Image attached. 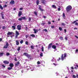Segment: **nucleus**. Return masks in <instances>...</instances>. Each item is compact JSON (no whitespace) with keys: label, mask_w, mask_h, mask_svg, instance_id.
Masks as SVG:
<instances>
[{"label":"nucleus","mask_w":78,"mask_h":78,"mask_svg":"<svg viewBox=\"0 0 78 78\" xmlns=\"http://www.w3.org/2000/svg\"><path fill=\"white\" fill-rule=\"evenodd\" d=\"M72 7L71 5H68L66 7V12H69V11L72 9Z\"/></svg>","instance_id":"f257e3e1"},{"label":"nucleus","mask_w":78,"mask_h":78,"mask_svg":"<svg viewBox=\"0 0 78 78\" xmlns=\"http://www.w3.org/2000/svg\"><path fill=\"white\" fill-rule=\"evenodd\" d=\"M67 56V54L66 53H65L64 54V55L62 54L61 56V59L62 61H64V58H65Z\"/></svg>","instance_id":"f03ea898"},{"label":"nucleus","mask_w":78,"mask_h":78,"mask_svg":"<svg viewBox=\"0 0 78 78\" xmlns=\"http://www.w3.org/2000/svg\"><path fill=\"white\" fill-rule=\"evenodd\" d=\"M38 6V9L40 10V11H41V12H42V11H44V9H42V8H41V5H39Z\"/></svg>","instance_id":"7ed1b4c3"},{"label":"nucleus","mask_w":78,"mask_h":78,"mask_svg":"<svg viewBox=\"0 0 78 78\" xmlns=\"http://www.w3.org/2000/svg\"><path fill=\"white\" fill-rule=\"evenodd\" d=\"M15 4V2L14 1L12 0L11 2H10V5H14Z\"/></svg>","instance_id":"20e7f679"},{"label":"nucleus","mask_w":78,"mask_h":78,"mask_svg":"<svg viewBox=\"0 0 78 78\" xmlns=\"http://www.w3.org/2000/svg\"><path fill=\"white\" fill-rule=\"evenodd\" d=\"M17 28L18 30H21V25H18L17 26Z\"/></svg>","instance_id":"39448f33"},{"label":"nucleus","mask_w":78,"mask_h":78,"mask_svg":"<svg viewBox=\"0 0 78 78\" xmlns=\"http://www.w3.org/2000/svg\"><path fill=\"white\" fill-rule=\"evenodd\" d=\"M3 62L4 64H8L9 63V62L6 60L4 61Z\"/></svg>","instance_id":"423d86ee"},{"label":"nucleus","mask_w":78,"mask_h":78,"mask_svg":"<svg viewBox=\"0 0 78 78\" xmlns=\"http://www.w3.org/2000/svg\"><path fill=\"white\" fill-rule=\"evenodd\" d=\"M52 44H53L52 43H51L49 44L48 47V49H50V48L51 47V45H52Z\"/></svg>","instance_id":"0eeeda50"},{"label":"nucleus","mask_w":78,"mask_h":78,"mask_svg":"<svg viewBox=\"0 0 78 78\" xmlns=\"http://www.w3.org/2000/svg\"><path fill=\"white\" fill-rule=\"evenodd\" d=\"M19 64H20V62H18L16 63L15 64V66L16 67H17V66H19Z\"/></svg>","instance_id":"6e6552de"},{"label":"nucleus","mask_w":78,"mask_h":78,"mask_svg":"<svg viewBox=\"0 0 78 78\" xmlns=\"http://www.w3.org/2000/svg\"><path fill=\"white\" fill-rule=\"evenodd\" d=\"M22 11H20L18 13V16L20 17L22 16Z\"/></svg>","instance_id":"1a4fd4ad"},{"label":"nucleus","mask_w":78,"mask_h":78,"mask_svg":"<svg viewBox=\"0 0 78 78\" xmlns=\"http://www.w3.org/2000/svg\"><path fill=\"white\" fill-rule=\"evenodd\" d=\"M12 33H13L12 32H9L7 34V36H9V35H11V34H12Z\"/></svg>","instance_id":"9d476101"},{"label":"nucleus","mask_w":78,"mask_h":78,"mask_svg":"<svg viewBox=\"0 0 78 78\" xmlns=\"http://www.w3.org/2000/svg\"><path fill=\"white\" fill-rule=\"evenodd\" d=\"M9 66L10 67H12V68L14 66V64L12 63H11L10 64Z\"/></svg>","instance_id":"9b49d317"},{"label":"nucleus","mask_w":78,"mask_h":78,"mask_svg":"<svg viewBox=\"0 0 78 78\" xmlns=\"http://www.w3.org/2000/svg\"><path fill=\"white\" fill-rule=\"evenodd\" d=\"M33 31H34V33H37V31H38V30H37V29H36V30L35 29H33Z\"/></svg>","instance_id":"f8f14e48"},{"label":"nucleus","mask_w":78,"mask_h":78,"mask_svg":"<svg viewBox=\"0 0 78 78\" xmlns=\"http://www.w3.org/2000/svg\"><path fill=\"white\" fill-rule=\"evenodd\" d=\"M16 44L17 45H19V41L18 40H16Z\"/></svg>","instance_id":"ddd939ff"},{"label":"nucleus","mask_w":78,"mask_h":78,"mask_svg":"<svg viewBox=\"0 0 78 78\" xmlns=\"http://www.w3.org/2000/svg\"><path fill=\"white\" fill-rule=\"evenodd\" d=\"M52 48H53V49H56V46L53 45L52 46Z\"/></svg>","instance_id":"4468645a"},{"label":"nucleus","mask_w":78,"mask_h":78,"mask_svg":"<svg viewBox=\"0 0 78 78\" xmlns=\"http://www.w3.org/2000/svg\"><path fill=\"white\" fill-rule=\"evenodd\" d=\"M23 55H24V56H28V54L27 53V52H24L23 54Z\"/></svg>","instance_id":"2eb2a0df"},{"label":"nucleus","mask_w":78,"mask_h":78,"mask_svg":"<svg viewBox=\"0 0 78 78\" xmlns=\"http://www.w3.org/2000/svg\"><path fill=\"white\" fill-rule=\"evenodd\" d=\"M3 55H4V53L1 52L0 53V57H2V56H3Z\"/></svg>","instance_id":"dca6fc26"},{"label":"nucleus","mask_w":78,"mask_h":78,"mask_svg":"<svg viewBox=\"0 0 78 78\" xmlns=\"http://www.w3.org/2000/svg\"><path fill=\"white\" fill-rule=\"evenodd\" d=\"M52 7L53 8H54V9H56V6L54 5H52Z\"/></svg>","instance_id":"f3484780"},{"label":"nucleus","mask_w":78,"mask_h":78,"mask_svg":"<svg viewBox=\"0 0 78 78\" xmlns=\"http://www.w3.org/2000/svg\"><path fill=\"white\" fill-rule=\"evenodd\" d=\"M16 35H19L20 34H19V32L17 31V30H16Z\"/></svg>","instance_id":"a211bd4d"},{"label":"nucleus","mask_w":78,"mask_h":78,"mask_svg":"<svg viewBox=\"0 0 78 78\" xmlns=\"http://www.w3.org/2000/svg\"><path fill=\"white\" fill-rule=\"evenodd\" d=\"M77 21H78V20H77L76 21H73L72 23H72V24H73L75 23H76V22H77Z\"/></svg>","instance_id":"6ab92c4d"},{"label":"nucleus","mask_w":78,"mask_h":78,"mask_svg":"<svg viewBox=\"0 0 78 78\" xmlns=\"http://www.w3.org/2000/svg\"><path fill=\"white\" fill-rule=\"evenodd\" d=\"M27 57L28 58H31V55L28 54L27 56Z\"/></svg>","instance_id":"aec40b11"},{"label":"nucleus","mask_w":78,"mask_h":78,"mask_svg":"<svg viewBox=\"0 0 78 78\" xmlns=\"http://www.w3.org/2000/svg\"><path fill=\"white\" fill-rule=\"evenodd\" d=\"M36 3L37 5H39V0L37 1Z\"/></svg>","instance_id":"412c9836"},{"label":"nucleus","mask_w":78,"mask_h":78,"mask_svg":"<svg viewBox=\"0 0 78 78\" xmlns=\"http://www.w3.org/2000/svg\"><path fill=\"white\" fill-rule=\"evenodd\" d=\"M41 3H43V4H45V0H42L41 1Z\"/></svg>","instance_id":"4be33fe9"},{"label":"nucleus","mask_w":78,"mask_h":78,"mask_svg":"<svg viewBox=\"0 0 78 78\" xmlns=\"http://www.w3.org/2000/svg\"><path fill=\"white\" fill-rule=\"evenodd\" d=\"M30 36L33 37H35V35L34 34H30Z\"/></svg>","instance_id":"5701e85b"},{"label":"nucleus","mask_w":78,"mask_h":78,"mask_svg":"<svg viewBox=\"0 0 78 78\" xmlns=\"http://www.w3.org/2000/svg\"><path fill=\"white\" fill-rule=\"evenodd\" d=\"M8 70H12V68L11 67H9L8 68Z\"/></svg>","instance_id":"b1692460"},{"label":"nucleus","mask_w":78,"mask_h":78,"mask_svg":"<svg viewBox=\"0 0 78 78\" xmlns=\"http://www.w3.org/2000/svg\"><path fill=\"white\" fill-rule=\"evenodd\" d=\"M12 28H13V30H16V27L14 26H12Z\"/></svg>","instance_id":"393cba45"},{"label":"nucleus","mask_w":78,"mask_h":78,"mask_svg":"<svg viewBox=\"0 0 78 78\" xmlns=\"http://www.w3.org/2000/svg\"><path fill=\"white\" fill-rule=\"evenodd\" d=\"M8 47L5 45L4 46L3 48H7Z\"/></svg>","instance_id":"a878e982"},{"label":"nucleus","mask_w":78,"mask_h":78,"mask_svg":"<svg viewBox=\"0 0 78 78\" xmlns=\"http://www.w3.org/2000/svg\"><path fill=\"white\" fill-rule=\"evenodd\" d=\"M22 19H23V20H25L26 19V18L25 16H23L21 17Z\"/></svg>","instance_id":"bb28decb"},{"label":"nucleus","mask_w":78,"mask_h":78,"mask_svg":"<svg viewBox=\"0 0 78 78\" xmlns=\"http://www.w3.org/2000/svg\"><path fill=\"white\" fill-rule=\"evenodd\" d=\"M0 9H2V10H3V7L1 5H0Z\"/></svg>","instance_id":"cd10ccee"},{"label":"nucleus","mask_w":78,"mask_h":78,"mask_svg":"<svg viewBox=\"0 0 78 78\" xmlns=\"http://www.w3.org/2000/svg\"><path fill=\"white\" fill-rule=\"evenodd\" d=\"M59 30L60 31H62V27H59Z\"/></svg>","instance_id":"c85d7f7f"},{"label":"nucleus","mask_w":78,"mask_h":78,"mask_svg":"<svg viewBox=\"0 0 78 78\" xmlns=\"http://www.w3.org/2000/svg\"><path fill=\"white\" fill-rule=\"evenodd\" d=\"M1 15L2 16V18L3 19H4V16H3V14L2 13H1Z\"/></svg>","instance_id":"c756f323"},{"label":"nucleus","mask_w":78,"mask_h":78,"mask_svg":"<svg viewBox=\"0 0 78 78\" xmlns=\"http://www.w3.org/2000/svg\"><path fill=\"white\" fill-rule=\"evenodd\" d=\"M40 56L41 57H42V56H43V53L41 52L40 54Z\"/></svg>","instance_id":"7c9ffc66"},{"label":"nucleus","mask_w":78,"mask_h":78,"mask_svg":"<svg viewBox=\"0 0 78 78\" xmlns=\"http://www.w3.org/2000/svg\"><path fill=\"white\" fill-rule=\"evenodd\" d=\"M20 47H18V49H17V51H20Z\"/></svg>","instance_id":"2f4dec72"},{"label":"nucleus","mask_w":78,"mask_h":78,"mask_svg":"<svg viewBox=\"0 0 78 78\" xmlns=\"http://www.w3.org/2000/svg\"><path fill=\"white\" fill-rule=\"evenodd\" d=\"M25 44H26V45H28L29 44V42H28L27 41H26L25 42Z\"/></svg>","instance_id":"473e14b6"},{"label":"nucleus","mask_w":78,"mask_h":78,"mask_svg":"<svg viewBox=\"0 0 78 78\" xmlns=\"http://www.w3.org/2000/svg\"><path fill=\"white\" fill-rule=\"evenodd\" d=\"M34 14H35L36 16H37V14L36 12H34Z\"/></svg>","instance_id":"72a5a7b5"},{"label":"nucleus","mask_w":78,"mask_h":78,"mask_svg":"<svg viewBox=\"0 0 78 78\" xmlns=\"http://www.w3.org/2000/svg\"><path fill=\"white\" fill-rule=\"evenodd\" d=\"M20 43L21 44H23V40H22L20 41Z\"/></svg>","instance_id":"f704fd0d"},{"label":"nucleus","mask_w":78,"mask_h":78,"mask_svg":"<svg viewBox=\"0 0 78 78\" xmlns=\"http://www.w3.org/2000/svg\"><path fill=\"white\" fill-rule=\"evenodd\" d=\"M60 39H61V40H62H62H63V37H60Z\"/></svg>","instance_id":"c9c22d12"},{"label":"nucleus","mask_w":78,"mask_h":78,"mask_svg":"<svg viewBox=\"0 0 78 78\" xmlns=\"http://www.w3.org/2000/svg\"><path fill=\"white\" fill-rule=\"evenodd\" d=\"M18 20H19V21H21V20H22V18H19Z\"/></svg>","instance_id":"e433bc0d"},{"label":"nucleus","mask_w":78,"mask_h":78,"mask_svg":"<svg viewBox=\"0 0 78 78\" xmlns=\"http://www.w3.org/2000/svg\"><path fill=\"white\" fill-rule=\"evenodd\" d=\"M63 18L65 19V14L64 13H63Z\"/></svg>","instance_id":"4c0bfd02"},{"label":"nucleus","mask_w":78,"mask_h":78,"mask_svg":"<svg viewBox=\"0 0 78 78\" xmlns=\"http://www.w3.org/2000/svg\"><path fill=\"white\" fill-rule=\"evenodd\" d=\"M10 55V54L9 53L7 52L6 53V56H9Z\"/></svg>","instance_id":"58836bf2"},{"label":"nucleus","mask_w":78,"mask_h":78,"mask_svg":"<svg viewBox=\"0 0 78 78\" xmlns=\"http://www.w3.org/2000/svg\"><path fill=\"white\" fill-rule=\"evenodd\" d=\"M31 20V17H29V22H30Z\"/></svg>","instance_id":"ea45409f"},{"label":"nucleus","mask_w":78,"mask_h":78,"mask_svg":"<svg viewBox=\"0 0 78 78\" xmlns=\"http://www.w3.org/2000/svg\"><path fill=\"white\" fill-rule=\"evenodd\" d=\"M65 39L66 40V41H67L68 40V37H66L65 38Z\"/></svg>","instance_id":"a19ab883"},{"label":"nucleus","mask_w":78,"mask_h":78,"mask_svg":"<svg viewBox=\"0 0 78 78\" xmlns=\"http://www.w3.org/2000/svg\"><path fill=\"white\" fill-rule=\"evenodd\" d=\"M41 50L42 51L44 52V47L43 46H42L41 48Z\"/></svg>","instance_id":"79ce46f5"},{"label":"nucleus","mask_w":78,"mask_h":78,"mask_svg":"<svg viewBox=\"0 0 78 78\" xmlns=\"http://www.w3.org/2000/svg\"><path fill=\"white\" fill-rule=\"evenodd\" d=\"M7 47H8V46H9V44H8V42H6V45Z\"/></svg>","instance_id":"37998d69"},{"label":"nucleus","mask_w":78,"mask_h":78,"mask_svg":"<svg viewBox=\"0 0 78 78\" xmlns=\"http://www.w3.org/2000/svg\"><path fill=\"white\" fill-rule=\"evenodd\" d=\"M43 31H45L46 32H47V30L46 29H43Z\"/></svg>","instance_id":"c03bdc74"},{"label":"nucleus","mask_w":78,"mask_h":78,"mask_svg":"<svg viewBox=\"0 0 78 78\" xmlns=\"http://www.w3.org/2000/svg\"><path fill=\"white\" fill-rule=\"evenodd\" d=\"M5 28H6V27H5V26H3L2 27V29L3 30H5Z\"/></svg>","instance_id":"a18cd8bd"},{"label":"nucleus","mask_w":78,"mask_h":78,"mask_svg":"<svg viewBox=\"0 0 78 78\" xmlns=\"http://www.w3.org/2000/svg\"><path fill=\"white\" fill-rule=\"evenodd\" d=\"M65 23H62V26H64V25H65Z\"/></svg>","instance_id":"49530a36"},{"label":"nucleus","mask_w":78,"mask_h":78,"mask_svg":"<svg viewBox=\"0 0 78 78\" xmlns=\"http://www.w3.org/2000/svg\"><path fill=\"white\" fill-rule=\"evenodd\" d=\"M13 25H14L15 27H16V26H17V24H16V23H15L13 24Z\"/></svg>","instance_id":"de8ad7c7"},{"label":"nucleus","mask_w":78,"mask_h":78,"mask_svg":"<svg viewBox=\"0 0 78 78\" xmlns=\"http://www.w3.org/2000/svg\"><path fill=\"white\" fill-rule=\"evenodd\" d=\"M30 47L32 49H34V47H33V46H31Z\"/></svg>","instance_id":"09e8293b"},{"label":"nucleus","mask_w":78,"mask_h":78,"mask_svg":"<svg viewBox=\"0 0 78 78\" xmlns=\"http://www.w3.org/2000/svg\"><path fill=\"white\" fill-rule=\"evenodd\" d=\"M73 77L74 78H76V76L74 75H73Z\"/></svg>","instance_id":"8fccbe9b"},{"label":"nucleus","mask_w":78,"mask_h":78,"mask_svg":"<svg viewBox=\"0 0 78 78\" xmlns=\"http://www.w3.org/2000/svg\"><path fill=\"white\" fill-rule=\"evenodd\" d=\"M75 25H77V26H78V23L77 22H76L75 23Z\"/></svg>","instance_id":"3c124183"},{"label":"nucleus","mask_w":78,"mask_h":78,"mask_svg":"<svg viewBox=\"0 0 78 78\" xmlns=\"http://www.w3.org/2000/svg\"><path fill=\"white\" fill-rule=\"evenodd\" d=\"M40 63H41V62H39V61L37 62V64H40Z\"/></svg>","instance_id":"603ef678"},{"label":"nucleus","mask_w":78,"mask_h":78,"mask_svg":"<svg viewBox=\"0 0 78 78\" xmlns=\"http://www.w3.org/2000/svg\"><path fill=\"white\" fill-rule=\"evenodd\" d=\"M7 6V5H5L3 7L4 8H6Z\"/></svg>","instance_id":"864d4df0"},{"label":"nucleus","mask_w":78,"mask_h":78,"mask_svg":"<svg viewBox=\"0 0 78 78\" xmlns=\"http://www.w3.org/2000/svg\"><path fill=\"white\" fill-rule=\"evenodd\" d=\"M48 24L50 25V24H51V22H50V21H48Z\"/></svg>","instance_id":"5fc2aeb1"},{"label":"nucleus","mask_w":78,"mask_h":78,"mask_svg":"<svg viewBox=\"0 0 78 78\" xmlns=\"http://www.w3.org/2000/svg\"><path fill=\"white\" fill-rule=\"evenodd\" d=\"M64 31H65V33H66V32H67V30H66V29H65L64 30Z\"/></svg>","instance_id":"6e6d98bb"},{"label":"nucleus","mask_w":78,"mask_h":78,"mask_svg":"<svg viewBox=\"0 0 78 78\" xmlns=\"http://www.w3.org/2000/svg\"><path fill=\"white\" fill-rule=\"evenodd\" d=\"M29 35H26V38H27L28 37H29Z\"/></svg>","instance_id":"4d7b16f0"},{"label":"nucleus","mask_w":78,"mask_h":78,"mask_svg":"<svg viewBox=\"0 0 78 78\" xmlns=\"http://www.w3.org/2000/svg\"><path fill=\"white\" fill-rule=\"evenodd\" d=\"M23 10V8H20V10Z\"/></svg>","instance_id":"13d9d810"},{"label":"nucleus","mask_w":78,"mask_h":78,"mask_svg":"<svg viewBox=\"0 0 78 78\" xmlns=\"http://www.w3.org/2000/svg\"><path fill=\"white\" fill-rule=\"evenodd\" d=\"M58 11H61V8H58Z\"/></svg>","instance_id":"bf43d9fd"},{"label":"nucleus","mask_w":78,"mask_h":78,"mask_svg":"<svg viewBox=\"0 0 78 78\" xmlns=\"http://www.w3.org/2000/svg\"><path fill=\"white\" fill-rule=\"evenodd\" d=\"M45 23H42L41 24V25H45Z\"/></svg>","instance_id":"052dcab7"},{"label":"nucleus","mask_w":78,"mask_h":78,"mask_svg":"<svg viewBox=\"0 0 78 78\" xmlns=\"http://www.w3.org/2000/svg\"><path fill=\"white\" fill-rule=\"evenodd\" d=\"M18 36L17 35H16L15 36V38H17L18 37Z\"/></svg>","instance_id":"680f3d73"},{"label":"nucleus","mask_w":78,"mask_h":78,"mask_svg":"<svg viewBox=\"0 0 78 78\" xmlns=\"http://www.w3.org/2000/svg\"><path fill=\"white\" fill-rule=\"evenodd\" d=\"M51 28H55V27H54V26H51Z\"/></svg>","instance_id":"e2e57ef3"},{"label":"nucleus","mask_w":78,"mask_h":78,"mask_svg":"<svg viewBox=\"0 0 78 78\" xmlns=\"http://www.w3.org/2000/svg\"><path fill=\"white\" fill-rule=\"evenodd\" d=\"M15 61H17V58H15Z\"/></svg>","instance_id":"0e129e2a"},{"label":"nucleus","mask_w":78,"mask_h":78,"mask_svg":"<svg viewBox=\"0 0 78 78\" xmlns=\"http://www.w3.org/2000/svg\"><path fill=\"white\" fill-rule=\"evenodd\" d=\"M78 49H76V52L77 53H78Z\"/></svg>","instance_id":"69168bd1"},{"label":"nucleus","mask_w":78,"mask_h":78,"mask_svg":"<svg viewBox=\"0 0 78 78\" xmlns=\"http://www.w3.org/2000/svg\"><path fill=\"white\" fill-rule=\"evenodd\" d=\"M71 69H72V70H73V69H74V68H73V67H71Z\"/></svg>","instance_id":"338daca9"},{"label":"nucleus","mask_w":78,"mask_h":78,"mask_svg":"<svg viewBox=\"0 0 78 78\" xmlns=\"http://www.w3.org/2000/svg\"><path fill=\"white\" fill-rule=\"evenodd\" d=\"M2 67H4V68H5V66L4 65H2Z\"/></svg>","instance_id":"774afa93"}]
</instances>
